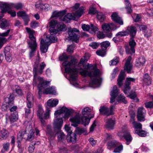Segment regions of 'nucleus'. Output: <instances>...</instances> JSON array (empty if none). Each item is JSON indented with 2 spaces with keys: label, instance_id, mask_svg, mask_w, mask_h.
Wrapping results in <instances>:
<instances>
[{
  "label": "nucleus",
  "instance_id": "nucleus-30",
  "mask_svg": "<svg viewBox=\"0 0 153 153\" xmlns=\"http://www.w3.org/2000/svg\"><path fill=\"white\" fill-rule=\"evenodd\" d=\"M33 97L30 93H28L27 94L26 103L28 106H30L31 104L33 105Z\"/></svg>",
  "mask_w": 153,
  "mask_h": 153
},
{
  "label": "nucleus",
  "instance_id": "nucleus-40",
  "mask_svg": "<svg viewBox=\"0 0 153 153\" xmlns=\"http://www.w3.org/2000/svg\"><path fill=\"white\" fill-rule=\"evenodd\" d=\"M44 111L41 105H39L37 111V114L39 117H43L44 116Z\"/></svg>",
  "mask_w": 153,
  "mask_h": 153
},
{
  "label": "nucleus",
  "instance_id": "nucleus-39",
  "mask_svg": "<svg viewBox=\"0 0 153 153\" xmlns=\"http://www.w3.org/2000/svg\"><path fill=\"white\" fill-rule=\"evenodd\" d=\"M144 82L147 85H149L151 83L150 77L148 74H146L144 76Z\"/></svg>",
  "mask_w": 153,
  "mask_h": 153
},
{
  "label": "nucleus",
  "instance_id": "nucleus-3",
  "mask_svg": "<svg viewBox=\"0 0 153 153\" xmlns=\"http://www.w3.org/2000/svg\"><path fill=\"white\" fill-rule=\"evenodd\" d=\"M83 67L85 69L80 68L79 73L82 76L85 77L88 76L90 78L94 77L90 81L89 85L93 88L98 87L100 86L102 80L101 78H97L100 74V71L98 69H96V67L91 64L88 63L84 65Z\"/></svg>",
  "mask_w": 153,
  "mask_h": 153
},
{
  "label": "nucleus",
  "instance_id": "nucleus-22",
  "mask_svg": "<svg viewBox=\"0 0 153 153\" xmlns=\"http://www.w3.org/2000/svg\"><path fill=\"white\" fill-rule=\"evenodd\" d=\"M146 61L145 58L143 56H141L136 60L135 66L138 68L143 66Z\"/></svg>",
  "mask_w": 153,
  "mask_h": 153
},
{
  "label": "nucleus",
  "instance_id": "nucleus-16",
  "mask_svg": "<svg viewBox=\"0 0 153 153\" xmlns=\"http://www.w3.org/2000/svg\"><path fill=\"white\" fill-rule=\"evenodd\" d=\"M111 19L114 22L120 25L123 24V22L122 19L118 15L116 12L113 13L111 16Z\"/></svg>",
  "mask_w": 153,
  "mask_h": 153
},
{
  "label": "nucleus",
  "instance_id": "nucleus-9",
  "mask_svg": "<svg viewBox=\"0 0 153 153\" xmlns=\"http://www.w3.org/2000/svg\"><path fill=\"white\" fill-rule=\"evenodd\" d=\"M134 37H131L129 42V46L126 47V51L128 54H132L135 53L134 47L136 43L134 39Z\"/></svg>",
  "mask_w": 153,
  "mask_h": 153
},
{
  "label": "nucleus",
  "instance_id": "nucleus-46",
  "mask_svg": "<svg viewBox=\"0 0 153 153\" xmlns=\"http://www.w3.org/2000/svg\"><path fill=\"white\" fill-rule=\"evenodd\" d=\"M86 131V129L79 127H76L75 130V132H76V133L78 134H81L85 132Z\"/></svg>",
  "mask_w": 153,
  "mask_h": 153
},
{
  "label": "nucleus",
  "instance_id": "nucleus-32",
  "mask_svg": "<svg viewBox=\"0 0 153 153\" xmlns=\"http://www.w3.org/2000/svg\"><path fill=\"white\" fill-rule=\"evenodd\" d=\"M130 122L133 125V127L136 129H141L142 128V125L140 123H137L134 120V117L133 116L131 117L130 119Z\"/></svg>",
  "mask_w": 153,
  "mask_h": 153
},
{
  "label": "nucleus",
  "instance_id": "nucleus-11",
  "mask_svg": "<svg viewBox=\"0 0 153 153\" xmlns=\"http://www.w3.org/2000/svg\"><path fill=\"white\" fill-rule=\"evenodd\" d=\"M10 8V5L6 2H0V9L1 10V14L0 15V19L2 18L4 15L3 14L6 12L10 14V11H8Z\"/></svg>",
  "mask_w": 153,
  "mask_h": 153
},
{
  "label": "nucleus",
  "instance_id": "nucleus-35",
  "mask_svg": "<svg viewBox=\"0 0 153 153\" xmlns=\"http://www.w3.org/2000/svg\"><path fill=\"white\" fill-rule=\"evenodd\" d=\"M66 11L65 10H64L58 12L55 11L53 13L52 16L53 17H61L65 14Z\"/></svg>",
  "mask_w": 153,
  "mask_h": 153
},
{
  "label": "nucleus",
  "instance_id": "nucleus-55",
  "mask_svg": "<svg viewBox=\"0 0 153 153\" xmlns=\"http://www.w3.org/2000/svg\"><path fill=\"white\" fill-rule=\"evenodd\" d=\"M34 132L33 130H30L29 133L28 135L27 139L30 140L31 139L33 138L34 137Z\"/></svg>",
  "mask_w": 153,
  "mask_h": 153
},
{
  "label": "nucleus",
  "instance_id": "nucleus-1",
  "mask_svg": "<svg viewBox=\"0 0 153 153\" xmlns=\"http://www.w3.org/2000/svg\"><path fill=\"white\" fill-rule=\"evenodd\" d=\"M73 112L72 109H68L65 107H63L59 110L55 111L54 114L55 119L53 123L54 132L52 130L50 125H48L46 127V134L49 140L54 139L56 134L59 141H62L64 139L65 135L61 131L63 124V118L68 119Z\"/></svg>",
  "mask_w": 153,
  "mask_h": 153
},
{
  "label": "nucleus",
  "instance_id": "nucleus-10",
  "mask_svg": "<svg viewBox=\"0 0 153 153\" xmlns=\"http://www.w3.org/2000/svg\"><path fill=\"white\" fill-rule=\"evenodd\" d=\"M146 113V111L143 107L139 108L137 115L138 120L140 122L145 121Z\"/></svg>",
  "mask_w": 153,
  "mask_h": 153
},
{
  "label": "nucleus",
  "instance_id": "nucleus-26",
  "mask_svg": "<svg viewBox=\"0 0 153 153\" xmlns=\"http://www.w3.org/2000/svg\"><path fill=\"white\" fill-rule=\"evenodd\" d=\"M58 100L57 99H54L52 100L50 99L48 100L47 102V106H46V108L47 107L50 110L49 107H53L56 106L58 103ZM47 108H46V109Z\"/></svg>",
  "mask_w": 153,
  "mask_h": 153
},
{
  "label": "nucleus",
  "instance_id": "nucleus-29",
  "mask_svg": "<svg viewBox=\"0 0 153 153\" xmlns=\"http://www.w3.org/2000/svg\"><path fill=\"white\" fill-rule=\"evenodd\" d=\"M8 135V131L0 126V139L1 140L6 139Z\"/></svg>",
  "mask_w": 153,
  "mask_h": 153
},
{
  "label": "nucleus",
  "instance_id": "nucleus-63",
  "mask_svg": "<svg viewBox=\"0 0 153 153\" xmlns=\"http://www.w3.org/2000/svg\"><path fill=\"white\" fill-rule=\"evenodd\" d=\"M87 60L85 56H84L82 58L80 59L79 62L78 63L79 65L80 66L82 65L85 62H86Z\"/></svg>",
  "mask_w": 153,
  "mask_h": 153
},
{
  "label": "nucleus",
  "instance_id": "nucleus-37",
  "mask_svg": "<svg viewBox=\"0 0 153 153\" xmlns=\"http://www.w3.org/2000/svg\"><path fill=\"white\" fill-rule=\"evenodd\" d=\"M4 53L6 60L9 62L10 60V46H6L4 49Z\"/></svg>",
  "mask_w": 153,
  "mask_h": 153
},
{
  "label": "nucleus",
  "instance_id": "nucleus-49",
  "mask_svg": "<svg viewBox=\"0 0 153 153\" xmlns=\"http://www.w3.org/2000/svg\"><path fill=\"white\" fill-rule=\"evenodd\" d=\"M143 33L144 36L146 38L150 37L152 35V30L149 28L145 30Z\"/></svg>",
  "mask_w": 153,
  "mask_h": 153
},
{
  "label": "nucleus",
  "instance_id": "nucleus-61",
  "mask_svg": "<svg viewBox=\"0 0 153 153\" xmlns=\"http://www.w3.org/2000/svg\"><path fill=\"white\" fill-rule=\"evenodd\" d=\"M126 4V8L127 9V13H130L132 12V10L131 9V5L130 3H128Z\"/></svg>",
  "mask_w": 153,
  "mask_h": 153
},
{
  "label": "nucleus",
  "instance_id": "nucleus-45",
  "mask_svg": "<svg viewBox=\"0 0 153 153\" xmlns=\"http://www.w3.org/2000/svg\"><path fill=\"white\" fill-rule=\"evenodd\" d=\"M120 145L119 143L115 140H113L109 142L108 144V145L111 147H115L116 146Z\"/></svg>",
  "mask_w": 153,
  "mask_h": 153
},
{
  "label": "nucleus",
  "instance_id": "nucleus-43",
  "mask_svg": "<svg viewBox=\"0 0 153 153\" xmlns=\"http://www.w3.org/2000/svg\"><path fill=\"white\" fill-rule=\"evenodd\" d=\"M135 133L138 134L139 136L141 137H145L146 136L147 132L144 130L141 131L136 130L135 131Z\"/></svg>",
  "mask_w": 153,
  "mask_h": 153
},
{
  "label": "nucleus",
  "instance_id": "nucleus-44",
  "mask_svg": "<svg viewBox=\"0 0 153 153\" xmlns=\"http://www.w3.org/2000/svg\"><path fill=\"white\" fill-rule=\"evenodd\" d=\"M97 18L100 22H103L105 19V16L102 13H97Z\"/></svg>",
  "mask_w": 153,
  "mask_h": 153
},
{
  "label": "nucleus",
  "instance_id": "nucleus-38",
  "mask_svg": "<svg viewBox=\"0 0 153 153\" xmlns=\"http://www.w3.org/2000/svg\"><path fill=\"white\" fill-rule=\"evenodd\" d=\"M102 28L105 33H108L110 30V23H104L102 26Z\"/></svg>",
  "mask_w": 153,
  "mask_h": 153
},
{
  "label": "nucleus",
  "instance_id": "nucleus-14",
  "mask_svg": "<svg viewBox=\"0 0 153 153\" xmlns=\"http://www.w3.org/2000/svg\"><path fill=\"white\" fill-rule=\"evenodd\" d=\"M80 4L76 3L73 7L74 10H77L74 14L73 15L77 18L80 17L82 14L84 12V7L83 6L79 7Z\"/></svg>",
  "mask_w": 153,
  "mask_h": 153
},
{
  "label": "nucleus",
  "instance_id": "nucleus-4",
  "mask_svg": "<svg viewBox=\"0 0 153 153\" xmlns=\"http://www.w3.org/2000/svg\"><path fill=\"white\" fill-rule=\"evenodd\" d=\"M78 62L76 59H72L70 62L66 61L62 63L63 66L65 67V71L70 74L71 79L73 81L76 79L78 71L75 65Z\"/></svg>",
  "mask_w": 153,
  "mask_h": 153
},
{
  "label": "nucleus",
  "instance_id": "nucleus-47",
  "mask_svg": "<svg viewBox=\"0 0 153 153\" xmlns=\"http://www.w3.org/2000/svg\"><path fill=\"white\" fill-rule=\"evenodd\" d=\"M128 35V32L125 31H123L118 32L116 35V36L118 37H120L122 36H126Z\"/></svg>",
  "mask_w": 153,
  "mask_h": 153
},
{
  "label": "nucleus",
  "instance_id": "nucleus-36",
  "mask_svg": "<svg viewBox=\"0 0 153 153\" xmlns=\"http://www.w3.org/2000/svg\"><path fill=\"white\" fill-rule=\"evenodd\" d=\"M23 4L22 3H10V9L14 8L17 10L21 9L23 7Z\"/></svg>",
  "mask_w": 153,
  "mask_h": 153
},
{
  "label": "nucleus",
  "instance_id": "nucleus-42",
  "mask_svg": "<svg viewBox=\"0 0 153 153\" xmlns=\"http://www.w3.org/2000/svg\"><path fill=\"white\" fill-rule=\"evenodd\" d=\"M124 68V70L127 71L128 73H131L132 69V65L131 64H125Z\"/></svg>",
  "mask_w": 153,
  "mask_h": 153
},
{
  "label": "nucleus",
  "instance_id": "nucleus-7",
  "mask_svg": "<svg viewBox=\"0 0 153 153\" xmlns=\"http://www.w3.org/2000/svg\"><path fill=\"white\" fill-rule=\"evenodd\" d=\"M91 110L88 107H86L84 108L82 111V114L83 116L82 123L85 126H86L88 124L90 119L93 117L94 115H92L91 117L90 116Z\"/></svg>",
  "mask_w": 153,
  "mask_h": 153
},
{
  "label": "nucleus",
  "instance_id": "nucleus-51",
  "mask_svg": "<svg viewBox=\"0 0 153 153\" xmlns=\"http://www.w3.org/2000/svg\"><path fill=\"white\" fill-rule=\"evenodd\" d=\"M18 17H21L22 19L27 15L25 11H19L17 13Z\"/></svg>",
  "mask_w": 153,
  "mask_h": 153
},
{
  "label": "nucleus",
  "instance_id": "nucleus-64",
  "mask_svg": "<svg viewBox=\"0 0 153 153\" xmlns=\"http://www.w3.org/2000/svg\"><path fill=\"white\" fill-rule=\"evenodd\" d=\"M89 13L92 15L95 14L96 13V8L93 7H90L89 9Z\"/></svg>",
  "mask_w": 153,
  "mask_h": 153
},
{
  "label": "nucleus",
  "instance_id": "nucleus-18",
  "mask_svg": "<svg viewBox=\"0 0 153 153\" xmlns=\"http://www.w3.org/2000/svg\"><path fill=\"white\" fill-rule=\"evenodd\" d=\"M57 23V21L54 20H51L50 22V25L51 27L49 29V30L51 35H54L57 33L58 31L55 29V27Z\"/></svg>",
  "mask_w": 153,
  "mask_h": 153
},
{
  "label": "nucleus",
  "instance_id": "nucleus-27",
  "mask_svg": "<svg viewBox=\"0 0 153 153\" xmlns=\"http://www.w3.org/2000/svg\"><path fill=\"white\" fill-rule=\"evenodd\" d=\"M125 72L121 71L119 75L118 79H117L118 85L120 86L121 87L123 85V81L125 79Z\"/></svg>",
  "mask_w": 153,
  "mask_h": 153
},
{
  "label": "nucleus",
  "instance_id": "nucleus-21",
  "mask_svg": "<svg viewBox=\"0 0 153 153\" xmlns=\"http://www.w3.org/2000/svg\"><path fill=\"white\" fill-rule=\"evenodd\" d=\"M50 110H49L48 107H47L46 110V112L44 113L43 117H39L41 123L42 125L45 126V122L44 119H47L49 118L50 115Z\"/></svg>",
  "mask_w": 153,
  "mask_h": 153
},
{
  "label": "nucleus",
  "instance_id": "nucleus-58",
  "mask_svg": "<svg viewBox=\"0 0 153 153\" xmlns=\"http://www.w3.org/2000/svg\"><path fill=\"white\" fill-rule=\"evenodd\" d=\"M90 25L85 24L82 25V28L83 30L85 31H88L89 32Z\"/></svg>",
  "mask_w": 153,
  "mask_h": 153
},
{
  "label": "nucleus",
  "instance_id": "nucleus-25",
  "mask_svg": "<svg viewBox=\"0 0 153 153\" xmlns=\"http://www.w3.org/2000/svg\"><path fill=\"white\" fill-rule=\"evenodd\" d=\"M76 134L72 133L68 135H67V141L69 143H75L76 140Z\"/></svg>",
  "mask_w": 153,
  "mask_h": 153
},
{
  "label": "nucleus",
  "instance_id": "nucleus-24",
  "mask_svg": "<svg viewBox=\"0 0 153 153\" xmlns=\"http://www.w3.org/2000/svg\"><path fill=\"white\" fill-rule=\"evenodd\" d=\"M9 23L6 19L3 18L0 20V28L2 29H7L9 26Z\"/></svg>",
  "mask_w": 153,
  "mask_h": 153
},
{
  "label": "nucleus",
  "instance_id": "nucleus-34",
  "mask_svg": "<svg viewBox=\"0 0 153 153\" xmlns=\"http://www.w3.org/2000/svg\"><path fill=\"white\" fill-rule=\"evenodd\" d=\"M74 18L73 15L71 13H68L62 19V21L66 23H68L70 21L73 19Z\"/></svg>",
  "mask_w": 153,
  "mask_h": 153
},
{
  "label": "nucleus",
  "instance_id": "nucleus-12",
  "mask_svg": "<svg viewBox=\"0 0 153 153\" xmlns=\"http://www.w3.org/2000/svg\"><path fill=\"white\" fill-rule=\"evenodd\" d=\"M16 106H13L10 108V122H14L18 119V113L16 110L17 109Z\"/></svg>",
  "mask_w": 153,
  "mask_h": 153
},
{
  "label": "nucleus",
  "instance_id": "nucleus-50",
  "mask_svg": "<svg viewBox=\"0 0 153 153\" xmlns=\"http://www.w3.org/2000/svg\"><path fill=\"white\" fill-rule=\"evenodd\" d=\"M33 105L31 104L30 106H28L27 104V108H25V116L27 117L28 114L31 112V108L33 107Z\"/></svg>",
  "mask_w": 153,
  "mask_h": 153
},
{
  "label": "nucleus",
  "instance_id": "nucleus-53",
  "mask_svg": "<svg viewBox=\"0 0 153 153\" xmlns=\"http://www.w3.org/2000/svg\"><path fill=\"white\" fill-rule=\"evenodd\" d=\"M118 98L119 101H121L124 104H126L127 102V100L125 99V97L122 94L118 97Z\"/></svg>",
  "mask_w": 153,
  "mask_h": 153
},
{
  "label": "nucleus",
  "instance_id": "nucleus-41",
  "mask_svg": "<svg viewBox=\"0 0 153 153\" xmlns=\"http://www.w3.org/2000/svg\"><path fill=\"white\" fill-rule=\"evenodd\" d=\"M100 45L102 50L105 51L110 45V43L108 41H106L102 42Z\"/></svg>",
  "mask_w": 153,
  "mask_h": 153
},
{
  "label": "nucleus",
  "instance_id": "nucleus-31",
  "mask_svg": "<svg viewBox=\"0 0 153 153\" xmlns=\"http://www.w3.org/2000/svg\"><path fill=\"white\" fill-rule=\"evenodd\" d=\"M99 111L100 114L103 115H106L107 116H110L109 114V109L106 107L103 106L100 108Z\"/></svg>",
  "mask_w": 153,
  "mask_h": 153
},
{
  "label": "nucleus",
  "instance_id": "nucleus-54",
  "mask_svg": "<svg viewBox=\"0 0 153 153\" xmlns=\"http://www.w3.org/2000/svg\"><path fill=\"white\" fill-rule=\"evenodd\" d=\"M75 45L74 44L70 45L67 48V51L69 53H71L73 52Z\"/></svg>",
  "mask_w": 153,
  "mask_h": 153
},
{
  "label": "nucleus",
  "instance_id": "nucleus-28",
  "mask_svg": "<svg viewBox=\"0 0 153 153\" xmlns=\"http://www.w3.org/2000/svg\"><path fill=\"white\" fill-rule=\"evenodd\" d=\"M36 8H39L40 9L45 11H48L50 10L51 8V6L48 4H37L35 6Z\"/></svg>",
  "mask_w": 153,
  "mask_h": 153
},
{
  "label": "nucleus",
  "instance_id": "nucleus-15",
  "mask_svg": "<svg viewBox=\"0 0 153 153\" xmlns=\"http://www.w3.org/2000/svg\"><path fill=\"white\" fill-rule=\"evenodd\" d=\"M51 43L49 41H47L42 39L40 42V48L41 51L43 53H45L47 51L48 46L50 45Z\"/></svg>",
  "mask_w": 153,
  "mask_h": 153
},
{
  "label": "nucleus",
  "instance_id": "nucleus-56",
  "mask_svg": "<svg viewBox=\"0 0 153 153\" xmlns=\"http://www.w3.org/2000/svg\"><path fill=\"white\" fill-rule=\"evenodd\" d=\"M99 45V43L94 42L90 43L89 45V46L93 49H97Z\"/></svg>",
  "mask_w": 153,
  "mask_h": 153
},
{
  "label": "nucleus",
  "instance_id": "nucleus-13",
  "mask_svg": "<svg viewBox=\"0 0 153 153\" xmlns=\"http://www.w3.org/2000/svg\"><path fill=\"white\" fill-rule=\"evenodd\" d=\"M82 120V118H80L79 114H77L75 116L71 117L70 119V121L72 123L71 126L74 127H76L78 124L81 123L83 124Z\"/></svg>",
  "mask_w": 153,
  "mask_h": 153
},
{
  "label": "nucleus",
  "instance_id": "nucleus-5",
  "mask_svg": "<svg viewBox=\"0 0 153 153\" xmlns=\"http://www.w3.org/2000/svg\"><path fill=\"white\" fill-rule=\"evenodd\" d=\"M26 29L29 34V38L30 40L27 42L28 48L31 49L29 57L30 59H31L34 56V53L36 51L38 44L36 42V38L34 36V34L35 33V31L28 27H26Z\"/></svg>",
  "mask_w": 153,
  "mask_h": 153
},
{
  "label": "nucleus",
  "instance_id": "nucleus-6",
  "mask_svg": "<svg viewBox=\"0 0 153 153\" xmlns=\"http://www.w3.org/2000/svg\"><path fill=\"white\" fill-rule=\"evenodd\" d=\"M135 78H127L125 84L124 86V88L123 89V91L124 93L127 94H130L129 95L127 96V97H129L132 99H134L137 97V95L135 92L132 93H130V90L131 89L130 85L131 84V82H135Z\"/></svg>",
  "mask_w": 153,
  "mask_h": 153
},
{
  "label": "nucleus",
  "instance_id": "nucleus-33",
  "mask_svg": "<svg viewBox=\"0 0 153 153\" xmlns=\"http://www.w3.org/2000/svg\"><path fill=\"white\" fill-rule=\"evenodd\" d=\"M123 137L126 141V144L127 145H129L131 141L132 138L129 132H126L123 135Z\"/></svg>",
  "mask_w": 153,
  "mask_h": 153
},
{
  "label": "nucleus",
  "instance_id": "nucleus-23",
  "mask_svg": "<svg viewBox=\"0 0 153 153\" xmlns=\"http://www.w3.org/2000/svg\"><path fill=\"white\" fill-rule=\"evenodd\" d=\"M115 124V121L111 118L107 119L106 122V126L107 128L109 129H114Z\"/></svg>",
  "mask_w": 153,
  "mask_h": 153
},
{
  "label": "nucleus",
  "instance_id": "nucleus-48",
  "mask_svg": "<svg viewBox=\"0 0 153 153\" xmlns=\"http://www.w3.org/2000/svg\"><path fill=\"white\" fill-rule=\"evenodd\" d=\"M98 30V28L93 24H91L90 25L89 32L93 33Z\"/></svg>",
  "mask_w": 153,
  "mask_h": 153
},
{
  "label": "nucleus",
  "instance_id": "nucleus-62",
  "mask_svg": "<svg viewBox=\"0 0 153 153\" xmlns=\"http://www.w3.org/2000/svg\"><path fill=\"white\" fill-rule=\"evenodd\" d=\"M146 107L147 108H153V101H150L145 103Z\"/></svg>",
  "mask_w": 153,
  "mask_h": 153
},
{
  "label": "nucleus",
  "instance_id": "nucleus-59",
  "mask_svg": "<svg viewBox=\"0 0 153 153\" xmlns=\"http://www.w3.org/2000/svg\"><path fill=\"white\" fill-rule=\"evenodd\" d=\"M59 60L62 61L66 60L68 58V57L65 53H63L59 57Z\"/></svg>",
  "mask_w": 153,
  "mask_h": 153
},
{
  "label": "nucleus",
  "instance_id": "nucleus-19",
  "mask_svg": "<svg viewBox=\"0 0 153 153\" xmlns=\"http://www.w3.org/2000/svg\"><path fill=\"white\" fill-rule=\"evenodd\" d=\"M10 96L5 98L4 103L1 106L2 110L7 111L10 110Z\"/></svg>",
  "mask_w": 153,
  "mask_h": 153
},
{
  "label": "nucleus",
  "instance_id": "nucleus-2",
  "mask_svg": "<svg viewBox=\"0 0 153 153\" xmlns=\"http://www.w3.org/2000/svg\"><path fill=\"white\" fill-rule=\"evenodd\" d=\"M39 61H36L33 66V86H35L38 84V94L40 98H41L42 94H54L56 93V91L53 87H50V82L45 81L43 78L38 76V75H40L43 73V70L46 66V64L44 62H41L39 65Z\"/></svg>",
  "mask_w": 153,
  "mask_h": 153
},
{
  "label": "nucleus",
  "instance_id": "nucleus-17",
  "mask_svg": "<svg viewBox=\"0 0 153 153\" xmlns=\"http://www.w3.org/2000/svg\"><path fill=\"white\" fill-rule=\"evenodd\" d=\"M119 93V90L117 89V87L116 85H114L113 87V90L111 92L110 102L113 103L114 102L116 97L117 96Z\"/></svg>",
  "mask_w": 153,
  "mask_h": 153
},
{
  "label": "nucleus",
  "instance_id": "nucleus-60",
  "mask_svg": "<svg viewBox=\"0 0 153 153\" xmlns=\"http://www.w3.org/2000/svg\"><path fill=\"white\" fill-rule=\"evenodd\" d=\"M7 41L6 38L4 37H0V49L1 48L4 44Z\"/></svg>",
  "mask_w": 153,
  "mask_h": 153
},
{
  "label": "nucleus",
  "instance_id": "nucleus-57",
  "mask_svg": "<svg viewBox=\"0 0 153 153\" xmlns=\"http://www.w3.org/2000/svg\"><path fill=\"white\" fill-rule=\"evenodd\" d=\"M96 53L97 55L102 56H104L106 54L105 52L104 51L102 50H97L96 51Z\"/></svg>",
  "mask_w": 153,
  "mask_h": 153
},
{
  "label": "nucleus",
  "instance_id": "nucleus-8",
  "mask_svg": "<svg viewBox=\"0 0 153 153\" xmlns=\"http://www.w3.org/2000/svg\"><path fill=\"white\" fill-rule=\"evenodd\" d=\"M79 34V31L77 29L69 28L68 30L69 36L67 39L78 43L79 37L78 35Z\"/></svg>",
  "mask_w": 153,
  "mask_h": 153
},
{
  "label": "nucleus",
  "instance_id": "nucleus-52",
  "mask_svg": "<svg viewBox=\"0 0 153 153\" xmlns=\"http://www.w3.org/2000/svg\"><path fill=\"white\" fill-rule=\"evenodd\" d=\"M51 36L48 35L46 37L47 38H48L52 42H55L56 41L57 39L56 37L53 35H51Z\"/></svg>",
  "mask_w": 153,
  "mask_h": 153
},
{
  "label": "nucleus",
  "instance_id": "nucleus-20",
  "mask_svg": "<svg viewBox=\"0 0 153 153\" xmlns=\"http://www.w3.org/2000/svg\"><path fill=\"white\" fill-rule=\"evenodd\" d=\"M126 31L128 32V34H129L131 37H134L136 34L137 29L134 26H128L127 28Z\"/></svg>",
  "mask_w": 153,
  "mask_h": 153
}]
</instances>
